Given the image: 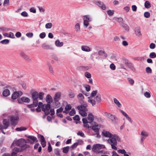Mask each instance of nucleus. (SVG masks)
<instances>
[{
  "instance_id": "f257e3e1",
  "label": "nucleus",
  "mask_w": 156,
  "mask_h": 156,
  "mask_svg": "<svg viewBox=\"0 0 156 156\" xmlns=\"http://www.w3.org/2000/svg\"><path fill=\"white\" fill-rule=\"evenodd\" d=\"M44 93L42 92L38 93L37 91H34L31 94V97L33 99V103L30 105H28L29 108H34L37 107V103H39L38 99L39 98L40 100L43 99Z\"/></svg>"
},
{
  "instance_id": "f03ea898",
  "label": "nucleus",
  "mask_w": 156,
  "mask_h": 156,
  "mask_svg": "<svg viewBox=\"0 0 156 156\" xmlns=\"http://www.w3.org/2000/svg\"><path fill=\"white\" fill-rule=\"evenodd\" d=\"M120 138L116 134H114L112 137L107 140V142L110 144L112 148L115 150H117L116 146L117 145V140L120 141Z\"/></svg>"
},
{
  "instance_id": "7ed1b4c3",
  "label": "nucleus",
  "mask_w": 156,
  "mask_h": 156,
  "mask_svg": "<svg viewBox=\"0 0 156 156\" xmlns=\"http://www.w3.org/2000/svg\"><path fill=\"white\" fill-rule=\"evenodd\" d=\"M87 103H84L83 105H79L77 107L80 114L83 117L86 116L87 115V112L88 110L87 108Z\"/></svg>"
},
{
  "instance_id": "20e7f679",
  "label": "nucleus",
  "mask_w": 156,
  "mask_h": 156,
  "mask_svg": "<svg viewBox=\"0 0 156 156\" xmlns=\"http://www.w3.org/2000/svg\"><path fill=\"white\" fill-rule=\"evenodd\" d=\"M83 26L87 28L89 25V22L92 21V18L89 15H85L83 17Z\"/></svg>"
},
{
  "instance_id": "39448f33",
  "label": "nucleus",
  "mask_w": 156,
  "mask_h": 156,
  "mask_svg": "<svg viewBox=\"0 0 156 156\" xmlns=\"http://www.w3.org/2000/svg\"><path fill=\"white\" fill-rule=\"evenodd\" d=\"M105 146L103 144H94L92 148V150L94 152L99 153V151L101 149L105 148Z\"/></svg>"
},
{
  "instance_id": "423d86ee",
  "label": "nucleus",
  "mask_w": 156,
  "mask_h": 156,
  "mask_svg": "<svg viewBox=\"0 0 156 156\" xmlns=\"http://www.w3.org/2000/svg\"><path fill=\"white\" fill-rule=\"evenodd\" d=\"M51 108V105L49 104H44L41 106L42 110L44 112L46 115L49 114V110Z\"/></svg>"
},
{
  "instance_id": "0eeeda50",
  "label": "nucleus",
  "mask_w": 156,
  "mask_h": 156,
  "mask_svg": "<svg viewBox=\"0 0 156 156\" xmlns=\"http://www.w3.org/2000/svg\"><path fill=\"white\" fill-rule=\"evenodd\" d=\"M19 119V117L16 115L11 116L10 117L11 122L12 125L14 126H16L18 124Z\"/></svg>"
},
{
  "instance_id": "6e6552de",
  "label": "nucleus",
  "mask_w": 156,
  "mask_h": 156,
  "mask_svg": "<svg viewBox=\"0 0 156 156\" xmlns=\"http://www.w3.org/2000/svg\"><path fill=\"white\" fill-rule=\"evenodd\" d=\"M140 135L141 136L140 138V144H142L145 138L149 136V133L145 131H142L141 132Z\"/></svg>"
},
{
  "instance_id": "1a4fd4ad",
  "label": "nucleus",
  "mask_w": 156,
  "mask_h": 156,
  "mask_svg": "<svg viewBox=\"0 0 156 156\" xmlns=\"http://www.w3.org/2000/svg\"><path fill=\"white\" fill-rule=\"evenodd\" d=\"M18 103L19 104H22L23 102L29 103L30 101V99L26 97H23L21 98H19L17 99Z\"/></svg>"
},
{
  "instance_id": "9d476101",
  "label": "nucleus",
  "mask_w": 156,
  "mask_h": 156,
  "mask_svg": "<svg viewBox=\"0 0 156 156\" xmlns=\"http://www.w3.org/2000/svg\"><path fill=\"white\" fill-rule=\"evenodd\" d=\"M6 88L7 89H5L3 91L2 95L5 97L8 96L10 95V92L9 89H11L12 87L9 86H8L6 87Z\"/></svg>"
},
{
  "instance_id": "9b49d317",
  "label": "nucleus",
  "mask_w": 156,
  "mask_h": 156,
  "mask_svg": "<svg viewBox=\"0 0 156 156\" xmlns=\"http://www.w3.org/2000/svg\"><path fill=\"white\" fill-rule=\"evenodd\" d=\"M27 137L32 140L33 141H31L29 139H27L26 140L27 142L26 143H30L31 144H33L35 142H38L37 138L34 136L30 135L28 136Z\"/></svg>"
},
{
  "instance_id": "f8f14e48",
  "label": "nucleus",
  "mask_w": 156,
  "mask_h": 156,
  "mask_svg": "<svg viewBox=\"0 0 156 156\" xmlns=\"http://www.w3.org/2000/svg\"><path fill=\"white\" fill-rule=\"evenodd\" d=\"M23 94L22 92L21 91H15L12 94L11 98L13 100L17 99L19 96H20Z\"/></svg>"
},
{
  "instance_id": "ddd939ff",
  "label": "nucleus",
  "mask_w": 156,
  "mask_h": 156,
  "mask_svg": "<svg viewBox=\"0 0 156 156\" xmlns=\"http://www.w3.org/2000/svg\"><path fill=\"white\" fill-rule=\"evenodd\" d=\"M26 142H27L26 140H25L24 139L21 138L15 141V143L17 146L20 147L24 144L27 143Z\"/></svg>"
},
{
  "instance_id": "4468645a",
  "label": "nucleus",
  "mask_w": 156,
  "mask_h": 156,
  "mask_svg": "<svg viewBox=\"0 0 156 156\" xmlns=\"http://www.w3.org/2000/svg\"><path fill=\"white\" fill-rule=\"evenodd\" d=\"M91 126L90 127L96 133H98L99 132V129L97 127L98 126V124L95 122H92V124H91Z\"/></svg>"
},
{
  "instance_id": "2eb2a0df",
  "label": "nucleus",
  "mask_w": 156,
  "mask_h": 156,
  "mask_svg": "<svg viewBox=\"0 0 156 156\" xmlns=\"http://www.w3.org/2000/svg\"><path fill=\"white\" fill-rule=\"evenodd\" d=\"M96 4L103 10H105L106 9V6L103 2L100 1L96 2Z\"/></svg>"
},
{
  "instance_id": "dca6fc26",
  "label": "nucleus",
  "mask_w": 156,
  "mask_h": 156,
  "mask_svg": "<svg viewBox=\"0 0 156 156\" xmlns=\"http://www.w3.org/2000/svg\"><path fill=\"white\" fill-rule=\"evenodd\" d=\"M61 93L60 92H58L56 93L54 98V100L55 102H57L61 99Z\"/></svg>"
},
{
  "instance_id": "f3484780",
  "label": "nucleus",
  "mask_w": 156,
  "mask_h": 156,
  "mask_svg": "<svg viewBox=\"0 0 156 156\" xmlns=\"http://www.w3.org/2000/svg\"><path fill=\"white\" fill-rule=\"evenodd\" d=\"M91 59L94 61L95 60V58L97 59H99L100 58L98 53L97 52L92 53L90 55Z\"/></svg>"
},
{
  "instance_id": "a211bd4d",
  "label": "nucleus",
  "mask_w": 156,
  "mask_h": 156,
  "mask_svg": "<svg viewBox=\"0 0 156 156\" xmlns=\"http://www.w3.org/2000/svg\"><path fill=\"white\" fill-rule=\"evenodd\" d=\"M102 136H105V137H108L109 138L112 137L114 135L108 131H104L102 133Z\"/></svg>"
},
{
  "instance_id": "6ab92c4d",
  "label": "nucleus",
  "mask_w": 156,
  "mask_h": 156,
  "mask_svg": "<svg viewBox=\"0 0 156 156\" xmlns=\"http://www.w3.org/2000/svg\"><path fill=\"white\" fill-rule=\"evenodd\" d=\"M87 118L89 123H90V124H92V122H93V120L94 119V117L92 114H89L88 115Z\"/></svg>"
},
{
  "instance_id": "aec40b11",
  "label": "nucleus",
  "mask_w": 156,
  "mask_h": 156,
  "mask_svg": "<svg viewBox=\"0 0 156 156\" xmlns=\"http://www.w3.org/2000/svg\"><path fill=\"white\" fill-rule=\"evenodd\" d=\"M119 111L121 112V113H122V114L124 116H125L126 119L130 122L132 123V120L131 119L129 116L124 111H123V110L120 109Z\"/></svg>"
},
{
  "instance_id": "412c9836",
  "label": "nucleus",
  "mask_w": 156,
  "mask_h": 156,
  "mask_svg": "<svg viewBox=\"0 0 156 156\" xmlns=\"http://www.w3.org/2000/svg\"><path fill=\"white\" fill-rule=\"evenodd\" d=\"M46 102L48 104H50L53 102V99L51 96L50 94H48L46 97Z\"/></svg>"
},
{
  "instance_id": "4be33fe9",
  "label": "nucleus",
  "mask_w": 156,
  "mask_h": 156,
  "mask_svg": "<svg viewBox=\"0 0 156 156\" xmlns=\"http://www.w3.org/2000/svg\"><path fill=\"white\" fill-rule=\"evenodd\" d=\"M20 55L27 61H31V59H30L29 57L23 52L22 51L20 52Z\"/></svg>"
},
{
  "instance_id": "5701e85b",
  "label": "nucleus",
  "mask_w": 156,
  "mask_h": 156,
  "mask_svg": "<svg viewBox=\"0 0 156 156\" xmlns=\"http://www.w3.org/2000/svg\"><path fill=\"white\" fill-rule=\"evenodd\" d=\"M81 50L84 51L89 52L91 51V48L87 45H83L81 46Z\"/></svg>"
},
{
  "instance_id": "b1692460",
  "label": "nucleus",
  "mask_w": 156,
  "mask_h": 156,
  "mask_svg": "<svg viewBox=\"0 0 156 156\" xmlns=\"http://www.w3.org/2000/svg\"><path fill=\"white\" fill-rule=\"evenodd\" d=\"M135 32L136 35L138 37H140L142 35L140 27H137L135 28Z\"/></svg>"
},
{
  "instance_id": "393cba45",
  "label": "nucleus",
  "mask_w": 156,
  "mask_h": 156,
  "mask_svg": "<svg viewBox=\"0 0 156 156\" xmlns=\"http://www.w3.org/2000/svg\"><path fill=\"white\" fill-rule=\"evenodd\" d=\"M42 48L45 49H52V47L49 45L44 43L42 45Z\"/></svg>"
},
{
  "instance_id": "a878e982",
  "label": "nucleus",
  "mask_w": 156,
  "mask_h": 156,
  "mask_svg": "<svg viewBox=\"0 0 156 156\" xmlns=\"http://www.w3.org/2000/svg\"><path fill=\"white\" fill-rule=\"evenodd\" d=\"M98 55L101 56L103 58H106L107 56V54L103 51L100 50L98 53Z\"/></svg>"
},
{
  "instance_id": "bb28decb",
  "label": "nucleus",
  "mask_w": 156,
  "mask_h": 156,
  "mask_svg": "<svg viewBox=\"0 0 156 156\" xmlns=\"http://www.w3.org/2000/svg\"><path fill=\"white\" fill-rule=\"evenodd\" d=\"M3 123L4 126H3L4 129H6L9 126V123L8 120L6 119H4L3 121Z\"/></svg>"
},
{
  "instance_id": "cd10ccee",
  "label": "nucleus",
  "mask_w": 156,
  "mask_h": 156,
  "mask_svg": "<svg viewBox=\"0 0 156 156\" xmlns=\"http://www.w3.org/2000/svg\"><path fill=\"white\" fill-rule=\"evenodd\" d=\"M88 98V102L91 104L93 106L94 105L96 104V102H97L96 101L95 98H94V99H93L89 97Z\"/></svg>"
},
{
  "instance_id": "c85d7f7f",
  "label": "nucleus",
  "mask_w": 156,
  "mask_h": 156,
  "mask_svg": "<svg viewBox=\"0 0 156 156\" xmlns=\"http://www.w3.org/2000/svg\"><path fill=\"white\" fill-rule=\"evenodd\" d=\"M29 147L30 146L29 145L26 144V143L24 144L23 145L21 146L20 147V152L25 150L27 148H29Z\"/></svg>"
},
{
  "instance_id": "c756f323",
  "label": "nucleus",
  "mask_w": 156,
  "mask_h": 156,
  "mask_svg": "<svg viewBox=\"0 0 156 156\" xmlns=\"http://www.w3.org/2000/svg\"><path fill=\"white\" fill-rule=\"evenodd\" d=\"M120 25H121V27L125 30L127 31H129V27L127 24L124 23H122L121 24H120Z\"/></svg>"
},
{
  "instance_id": "7c9ffc66",
  "label": "nucleus",
  "mask_w": 156,
  "mask_h": 156,
  "mask_svg": "<svg viewBox=\"0 0 156 156\" xmlns=\"http://www.w3.org/2000/svg\"><path fill=\"white\" fill-rule=\"evenodd\" d=\"M55 45L58 47H62L63 45V43L62 42H60L59 40H56L55 42Z\"/></svg>"
},
{
  "instance_id": "2f4dec72",
  "label": "nucleus",
  "mask_w": 156,
  "mask_h": 156,
  "mask_svg": "<svg viewBox=\"0 0 156 156\" xmlns=\"http://www.w3.org/2000/svg\"><path fill=\"white\" fill-rule=\"evenodd\" d=\"M43 104V103L42 102H39V103H37V105L38 107L37 108H36V111L37 112H39L41 111V106Z\"/></svg>"
},
{
  "instance_id": "473e14b6",
  "label": "nucleus",
  "mask_w": 156,
  "mask_h": 156,
  "mask_svg": "<svg viewBox=\"0 0 156 156\" xmlns=\"http://www.w3.org/2000/svg\"><path fill=\"white\" fill-rule=\"evenodd\" d=\"M114 101L118 107L121 108L122 107L121 104L116 98H115L114 99Z\"/></svg>"
},
{
  "instance_id": "72a5a7b5",
  "label": "nucleus",
  "mask_w": 156,
  "mask_h": 156,
  "mask_svg": "<svg viewBox=\"0 0 156 156\" xmlns=\"http://www.w3.org/2000/svg\"><path fill=\"white\" fill-rule=\"evenodd\" d=\"M118 153H121L124 154V156H126V155H129L128 154H126V152L124 149H119L118 150Z\"/></svg>"
},
{
  "instance_id": "f704fd0d",
  "label": "nucleus",
  "mask_w": 156,
  "mask_h": 156,
  "mask_svg": "<svg viewBox=\"0 0 156 156\" xmlns=\"http://www.w3.org/2000/svg\"><path fill=\"white\" fill-rule=\"evenodd\" d=\"M110 119L114 123H116L118 121L117 118L114 115H113L111 118Z\"/></svg>"
},
{
  "instance_id": "c9c22d12",
  "label": "nucleus",
  "mask_w": 156,
  "mask_h": 156,
  "mask_svg": "<svg viewBox=\"0 0 156 156\" xmlns=\"http://www.w3.org/2000/svg\"><path fill=\"white\" fill-rule=\"evenodd\" d=\"M145 7L147 9H149L151 7V5L148 1H146L144 3Z\"/></svg>"
},
{
  "instance_id": "e433bc0d",
  "label": "nucleus",
  "mask_w": 156,
  "mask_h": 156,
  "mask_svg": "<svg viewBox=\"0 0 156 156\" xmlns=\"http://www.w3.org/2000/svg\"><path fill=\"white\" fill-rule=\"evenodd\" d=\"M37 137L39 140V141L40 142L45 140L44 136L43 135L40 134H38Z\"/></svg>"
},
{
  "instance_id": "4c0bfd02",
  "label": "nucleus",
  "mask_w": 156,
  "mask_h": 156,
  "mask_svg": "<svg viewBox=\"0 0 156 156\" xmlns=\"http://www.w3.org/2000/svg\"><path fill=\"white\" fill-rule=\"evenodd\" d=\"M27 129V128L24 127H20L17 128L16 129V130L17 131H22L25 130Z\"/></svg>"
},
{
  "instance_id": "58836bf2",
  "label": "nucleus",
  "mask_w": 156,
  "mask_h": 156,
  "mask_svg": "<svg viewBox=\"0 0 156 156\" xmlns=\"http://www.w3.org/2000/svg\"><path fill=\"white\" fill-rule=\"evenodd\" d=\"M77 98L80 101H83L84 98L83 95L81 93H79L78 95Z\"/></svg>"
},
{
  "instance_id": "ea45409f",
  "label": "nucleus",
  "mask_w": 156,
  "mask_h": 156,
  "mask_svg": "<svg viewBox=\"0 0 156 156\" xmlns=\"http://www.w3.org/2000/svg\"><path fill=\"white\" fill-rule=\"evenodd\" d=\"M95 99L97 102V103H99L101 101V97L100 95H97L95 98Z\"/></svg>"
},
{
  "instance_id": "a19ab883",
  "label": "nucleus",
  "mask_w": 156,
  "mask_h": 156,
  "mask_svg": "<svg viewBox=\"0 0 156 156\" xmlns=\"http://www.w3.org/2000/svg\"><path fill=\"white\" fill-rule=\"evenodd\" d=\"M75 29L76 31H79L80 30V26L79 23H76L75 27Z\"/></svg>"
},
{
  "instance_id": "79ce46f5",
  "label": "nucleus",
  "mask_w": 156,
  "mask_h": 156,
  "mask_svg": "<svg viewBox=\"0 0 156 156\" xmlns=\"http://www.w3.org/2000/svg\"><path fill=\"white\" fill-rule=\"evenodd\" d=\"M9 40L7 39H5L0 41V42L1 43L3 44H7L9 43Z\"/></svg>"
},
{
  "instance_id": "37998d69",
  "label": "nucleus",
  "mask_w": 156,
  "mask_h": 156,
  "mask_svg": "<svg viewBox=\"0 0 156 156\" xmlns=\"http://www.w3.org/2000/svg\"><path fill=\"white\" fill-rule=\"evenodd\" d=\"M52 26V24L51 23H49L45 24V27L47 29H50Z\"/></svg>"
},
{
  "instance_id": "c03bdc74",
  "label": "nucleus",
  "mask_w": 156,
  "mask_h": 156,
  "mask_svg": "<svg viewBox=\"0 0 156 156\" xmlns=\"http://www.w3.org/2000/svg\"><path fill=\"white\" fill-rule=\"evenodd\" d=\"M84 87L85 88L86 90L87 91H89L90 90V86L87 84L84 85Z\"/></svg>"
},
{
  "instance_id": "a18cd8bd",
  "label": "nucleus",
  "mask_w": 156,
  "mask_h": 156,
  "mask_svg": "<svg viewBox=\"0 0 156 156\" xmlns=\"http://www.w3.org/2000/svg\"><path fill=\"white\" fill-rule=\"evenodd\" d=\"M63 152L65 153H67L69 150V147L67 146L63 148Z\"/></svg>"
},
{
  "instance_id": "49530a36",
  "label": "nucleus",
  "mask_w": 156,
  "mask_h": 156,
  "mask_svg": "<svg viewBox=\"0 0 156 156\" xmlns=\"http://www.w3.org/2000/svg\"><path fill=\"white\" fill-rule=\"evenodd\" d=\"M149 57L152 58H155L156 57V54L154 52H152L150 53Z\"/></svg>"
},
{
  "instance_id": "de8ad7c7",
  "label": "nucleus",
  "mask_w": 156,
  "mask_h": 156,
  "mask_svg": "<svg viewBox=\"0 0 156 156\" xmlns=\"http://www.w3.org/2000/svg\"><path fill=\"white\" fill-rule=\"evenodd\" d=\"M128 81L129 83L131 85H133L134 83V81L132 79L130 78H127Z\"/></svg>"
},
{
  "instance_id": "09e8293b",
  "label": "nucleus",
  "mask_w": 156,
  "mask_h": 156,
  "mask_svg": "<svg viewBox=\"0 0 156 156\" xmlns=\"http://www.w3.org/2000/svg\"><path fill=\"white\" fill-rule=\"evenodd\" d=\"M76 113V111L74 109H72L71 111L69 112V115L71 116L74 115Z\"/></svg>"
},
{
  "instance_id": "8fccbe9b",
  "label": "nucleus",
  "mask_w": 156,
  "mask_h": 156,
  "mask_svg": "<svg viewBox=\"0 0 156 156\" xmlns=\"http://www.w3.org/2000/svg\"><path fill=\"white\" fill-rule=\"evenodd\" d=\"M98 93V90H93L91 92V94H90V96L92 98L94 97Z\"/></svg>"
},
{
  "instance_id": "3c124183",
  "label": "nucleus",
  "mask_w": 156,
  "mask_h": 156,
  "mask_svg": "<svg viewBox=\"0 0 156 156\" xmlns=\"http://www.w3.org/2000/svg\"><path fill=\"white\" fill-rule=\"evenodd\" d=\"M9 0H5L3 2V5L4 6H7L9 5Z\"/></svg>"
},
{
  "instance_id": "603ef678",
  "label": "nucleus",
  "mask_w": 156,
  "mask_h": 156,
  "mask_svg": "<svg viewBox=\"0 0 156 156\" xmlns=\"http://www.w3.org/2000/svg\"><path fill=\"white\" fill-rule=\"evenodd\" d=\"M85 76L87 78H90L91 76L90 73L88 72H86L84 74Z\"/></svg>"
},
{
  "instance_id": "864d4df0",
  "label": "nucleus",
  "mask_w": 156,
  "mask_h": 156,
  "mask_svg": "<svg viewBox=\"0 0 156 156\" xmlns=\"http://www.w3.org/2000/svg\"><path fill=\"white\" fill-rule=\"evenodd\" d=\"M144 16L146 18H148L150 16V13L148 12H145L144 14Z\"/></svg>"
},
{
  "instance_id": "5fc2aeb1",
  "label": "nucleus",
  "mask_w": 156,
  "mask_h": 156,
  "mask_svg": "<svg viewBox=\"0 0 156 156\" xmlns=\"http://www.w3.org/2000/svg\"><path fill=\"white\" fill-rule=\"evenodd\" d=\"M77 134L78 135L80 136L83 137H85L84 133L82 131H79L77 133Z\"/></svg>"
},
{
  "instance_id": "6e6d98bb",
  "label": "nucleus",
  "mask_w": 156,
  "mask_h": 156,
  "mask_svg": "<svg viewBox=\"0 0 156 156\" xmlns=\"http://www.w3.org/2000/svg\"><path fill=\"white\" fill-rule=\"evenodd\" d=\"M46 35L45 33L43 32H42L40 34L39 37L43 39L45 37Z\"/></svg>"
},
{
  "instance_id": "4d7b16f0",
  "label": "nucleus",
  "mask_w": 156,
  "mask_h": 156,
  "mask_svg": "<svg viewBox=\"0 0 156 156\" xmlns=\"http://www.w3.org/2000/svg\"><path fill=\"white\" fill-rule=\"evenodd\" d=\"M107 13L108 15L111 16L114 13V11L113 10H109L107 11Z\"/></svg>"
},
{
  "instance_id": "13d9d810",
  "label": "nucleus",
  "mask_w": 156,
  "mask_h": 156,
  "mask_svg": "<svg viewBox=\"0 0 156 156\" xmlns=\"http://www.w3.org/2000/svg\"><path fill=\"white\" fill-rule=\"evenodd\" d=\"M21 16L24 17H27L28 16L27 13L26 11H23L21 13Z\"/></svg>"
},
{
  "instance_id": "bf43d9fd",
  "label": "nucleus",
  "mask_w": 156,
  "mask_h": 156,
  "mask_svg": "<svg viewBox=\"0 0 156 156\" xmlns=\"http://www.w3.org/2000/svg\"><path fill=\"white\" fill-rule=\"evenodd\" d=\"M41 144L43 147H45L46 145V142L45 140L41 142Z\"/></svg>"
},
{
  "instance_id": "052dcab7",
  "label": "nucleus",
  "mask_w": 156,
  "mask_h": 156,
  "mask_svg": "<svg viewBox=\"0 0 156 156\" xmlns=\"http://www.w3.org/2000/svg\"><path fill=\"white\" fill-rule=\"evenodd\" d=\"M26 35L29 37L31 38L33 36V34L31 32H29L26 34Z\"/></svg>"
},
{
  "instance_id": "680f3d73",
  "label": "nucleus",
  "mask_w": 156,
  "mask_h": 156,
  "mask_svg": "<svg viewBox=\"0 0 156 156\" xmlns=\"http://www.w3.org/2000/svg\"><path fill=\"white\" fill-rule=\"evenodd\" d=\"M78 144V142H76L74 143L71 146V148H72L73 149H74V148H76L77 147Z\"/></svg>"
},
{
  "instance_id": "e2e57ef3",
  "label": "nucleus",
  "mask_w": 156,
  "mask_h": 156,
  "mask_svg": "<svg viewBox=\"0 0 156 156\" xmlns=\"http://www.w3.org/2000/svg\"><path fill=\"white\" fill-rule=\"evenodd\" d=\"M144 95L147 98H150L151 97L150 93L148 92H146L144 94Z\"/></svg>"
},
{
  "instance_id": "0e129e2a",
  "label": "nucleus",
  "mask_w": 156,
  "mask_h": 156,
  "mask_svg": "<svg viewBox=\"0 0 156 156\" xmlns=\"http://www.w3.org/2000/svg\"><path fill=\"white\" fill-rule=\"evenodd\" d=\"M110 69L112 70H115V66L113 63H112L110 66Z\"/></svg>"
},
{
  "instance_id": "69168bd1",
  "label": "nucleus",
  "mask_w": 156,
  "mask_h": 156,
  "mask_svg": "<svg viewBox=\"0 0 156 156\" xmlns=\"http://www.w3.org/2000/svg\"><path fill=\"white\" fill-rule=\"evenodd\" d=\"M146 71L147 73H151L152 72V70L150 67H147L146 68Z\"/></svg>"
},
{
  "instance_id": "338daca9",
  "label": "nucleus",
  "mask_w": 156,
  "mask_h": 156,
  "mask_svg": "<svg viewBox=\"0 0 156 156\" xmlns=\"http://www.w3.org/2000/svg\"><path fill=\"white\" fill-rule=\"evenodd\" d=\"M72 106L71 105H67L65 108V109L66 110H69L71 109Z\"/></svg>"
},
{
  "instance_id": "774afa93",
  "label": "nucleus",
  "mask_w": 156,
  "mask_h": 156,
  "mask_svg": "<svg viewBox=\"0 0 156 156\" xmlns=\"http://www.w3.org/2000/svg\"><path fill=\"white\" fill-rule=\"evenodd\" d=\"M9 156H17V153L12 151L11 154H9Z\"/></svg>"
}]
</instances>
